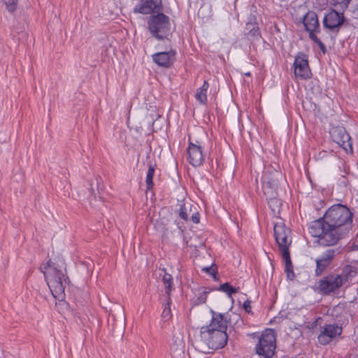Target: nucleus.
<instances>
[{"label": "nucleus", "mask_w": 358, "mask_h": 358, "mask_svg": "<svg viewBox=\"0 0 358 358\" xmlns=\"http://www.w3.org/2000/svg\"><path fill=\"white\" fill-rule=\"evenodd\" d=\"M278 181L275 176H269L265 173L262 176V189L264 194L271 202H277L275 199Z\"/></svg>", "instance_id": "obj_11"}, {"label": "nucleus", "mask_w": 358, "mask_h": 358, "mask_svg": "<svg viewBox=\"0 0 358 358\" xmlns=\"http://www.w3.org/2000/svg\"><path fill=\"white\" fill-rule=\"evenodd\" d=\"M351 0H335L336 4H340L341 8L345 9L348 7Z\"/></svg>", "instance_id": "obj_27"}, {"label": "nucleus", "mask_w": 358, "mask_h": 358, "mask_svg": "<svg viewBox=\"0 0 358 358\" xmlns=\"http://www.w3.org/2000/svg\"><path fill=\"white\" fill-rule=\"evenodd\" d=\"M92 195H94V199H96V195H95V194L94 193V191H93V190L92 191Z\"/></svg>", "instance_id": "obj_30"}, {"label": "nucleus", "mask_w": 358, "mask_h": 358, "mask_svg": "<svg viewBox=\"0 0 358 358\" xmlns=\"http://www.w3.org/2000/svg\"><path fill=\"white\" fill-rule=\"evenodd\" d=\"M161 0H141L134 8V13L149 14L158 8Z\"/></svg>", "instance_id": "obj_18"}, {"label": "nucleus", "mask_w": 358, "mask_h": 358, "mask_svg": "<svg viewBox=\"0 0 358 358\" xmlns=\"http://www.w3.org/2000/svg\"><path fill=\"white\" fill-rule=\"evenodd\" d=\"M289 235L290 230L286 227L283 222H278L274 225L275 238L282 252V258L285 262V271L288 275L289 273L294 274L289 252V246L292 242Z\"/></svg>", "instance_id": "obj_4"}, {"label": "nucleus", "mask_w": 358, "mask_h": 358, "mask_svg": "<svg viewBox=\"0 0 358 358\" xmlns=\"http://www.w3.org/2000/svg\"><path fill=\"white\" fill-rule=\"evenodd\" d=\"M7 9L10 12H13L16 10L17 5V0H3Z\"/></svg>", "instance_id": "obj_25"}, {"label": "nucleus", "mask_w": 358, "mask_h": 358, "mask_svg": "<svg viewBox=\"0 0 358 358\" xmlns=\"http://www.w3.org/2000/svg\"><path fill=\"white\" fill-rule=\"evenodd\" d=\"M357 274L356 268L352 266H346L343 271L342 275L347 278L355 277Z\"/></svg>", "instance_id": "obj_23"}, {"label": "nucleus", "mask_w": 358, "mask_h": 358, "mask_svg": "<svg viewBox=\"0 0 358 358\" xmlns=\"http://www.w3.org/2000/svg\"><path fill=\"white\" fill-rule=\"evenodd\" d=\"M219 289L225 292L229 296H231L233 294L237 292L238 291V289L233 287L228 282L221 285Z\"/></svg>", "instance_id": "obj_24"}, {"label": "nucleus", "mask_w": 358, "mask_h": 358, "mask_svg": "<svg viewBox=\"0 0 358 358\" xmlns=\"http://www.w3.org/2000/svg\"><path fill=\"white\" fill-rule=\"evenodd\" d=\"M171 300L170 296H166L164 310L162 313V317L165 320H169L171 317Z\"/></svg>", "instance_id": "obj_21"}, {"label": "nucleus", "mask_w": 358, "mask_h": 358, "mask_svg": "<svg viewBox=\"0 0 358 358\" xmlns=\"http://www.w3.org/2000/svg\"><path fill=\"white\" fill-rule=\"evenodd\" d=\"M175 52H160L152 55L153 61L160 66L169 67L173 62Z\"/></svg>", "instance_id": "obj_17"}, {"label": "nucleus", "mask_w": 358, "mask_h": 358, "mask_svg": "<svg viewBox=\"0 0 358 358\" xmlns=\"http://www.w3.org/2000/svg\"><path fill=\"white\" fill-rule=\"evenodd\" d=\"M40 269L44 274L53 297L57 301L55 303L57 311L61 314L70 312L69 305L64 300L67 278L64 273L65 270L64 259L58 258L57 262L49 260L45 265L41 266Z\"/></svg>", "instance_id": "obj_3"}, {"label": "nucleus", "mask_w": 358, "mask_h": 358, "mask_svg": "<svg viewBox=\"0 0 358 358\" xmlns=\"http://www.w3.org/2000/svg\"><path fill=\"white\" fill-rule=\"evenodd\" d=\"M303 24L305 29L309 33V38L318 45L323 53H325L327 49L324 44L315 35V33L319 31V22L317 14L313 11L307 12L303 17Z\"/></svg>", "instance_id": "obj_8"}, {"label": "nucleus", "mask_w": 358, "mask_h": 358, "mask_svg": "<svg viewBox=\"0 0 358 358\" xmlns=\"http://www.w3.org/2000/svg\"><path fill=\"white\" fill-rule=\"evenodd\" d=\"M151 35L157 40L168 38L171 34V23L168 16L163 13L151 15L148 20Z\"/></svg>", "instance_id": "obj_5"}, {"label": "nucleus", "mask_w": 358, "mask_h": 358, "mask_svg": "<svg viewBox=\"0 0 358 358\" xmlns=\"http://www.w3.org/2000/svg\"><path fill=\"white\" fill-rule=\"evenodd\" d=\"M245 75L249 76L250 75V73H245Z\"/></svg>", "instance_id": "obj_31"}, {"label": "nucleus", "mask_w": 358, "mask_h": 358, "mask_svg": "<svg viewBox=\"0 0 358 358\" xmlns=\"http://www.w3.org/2000/svg\"><path fill=\"white\" fill-rule=\"evenodd\" d=\"M208 292L207 291H203L200 296L196 299L195 303L196 304H200V303H203L206 302V296H207V294Z\"/></svg>", "instance_id": "obj_26"}, {"label": "nucleus", "mask_w": 358, "mask_h": 358, "mask_svg": "<svg viewBox=\"0 0 358 358\" xmlns=\"http://www.w3.org/2000/svg\"><path fill=\"white\" fill-rule=\"evenodd\" d=\"M352 213L342 204L330 207L322 218L313 221L309 232L318 238V243L324 246L334 245L341 238L343 227L351 223Z\"/></svg>", "instance_id": "obj_1"}, {"label": "nucleus", "mask_w": 358, "mask_h": 358, "mask_svg": "<svg viewBox=\"0 0 358 358\" xmlns=\"http://www.w3.org/2000/svg\"><path fill=\"white\" fill-rule=\"evenodd\" d=\"M346 281L342 275L330 273L318 282V289L322 294L329 295L337 292Z\"/></svg>", "instance_id": "obj_7"}, {"label": "nucleus", "mask_w": 358, "mask_h": 358, "mask_svg": "<svg viewBox=\"0 0 358 358\" xmlns=\"http://www.w3.org/2000/svg\"><path fill=\"white\" fill-rule=\"evenodd\" d=\"M203 270L210 274H213V273L215 272V270L212 267H206L203 268Z\"/></svg>", "instance_id": "obj_29"}, {"label": "nucleus", "mask_w": 358, "mask_h": 358, "mask_svg": "<svg viewBox=\"0 0 358 358\" xmlns=\"http://www.w3.org/2000/svg\"><path fill=\"white\" fill-rule=\"evenodd\" d=\"M155 173V167L152 165H150L147 176H146V186L147 189H151L153 187V176Z\"/></svg>", "instance_id": "obj_22"}, {"label": "nucleus", "mask_w": 358, "mask_h": 358, "mask_svg": "<svg viewBox=\"0 0 358 358\" xmlns=\"http://www.w3.org/2000/svg\"><path fill=\"white\" fill-rule=\"evenodd\" d=\"M345 21L343 13H338L332 9L324 15L323 19L324 27L330 31L338 32L341 27Z\"/></svg>", "instance_id": "obj_10"}, {"label": "nucleus", "mask_w": 358, "mask_h": 358, "mask_svg": "<svg viewBox=\"0 0 358 358\" xmlns=\"http://www.w3.org/2000/svg\"><path fill=\"white\" fill-rule=\"evenodd\" d=\"M336 255L335 249H329L322 253L321 257L315 259V275L320 276L332 263Z\"/></svg>", "instance_id": "obj_13"}, {"label": "nucleus", "mask_w": 358, "mask_h": 358, "mask_svg": "<svg viewBox=\"0 0 358 358\" xmlns=\"http://www.w3.org/2000/svg\"><path fill=\"white\" fill-rule=\"evenodd\" d=\"M330 135L333 141L346 152H348V150L352 151L351 138L343 127L332 128L330 131Z\"/></svg>", "instance_id": "obj_9"}, {"label": "nucleus", "mask_w": 358, "mask_h": 358, "mask_svg": "<svg viewBox=\"0 0 358 358\" xmlns=\"http://www.w3.org/2000/svg\"><path fill=\"white\" fill-rule=\"evenodd\" d=\"M250 301L247 300L243 303V308L247 313L251 312Z\"/></svg>", "instance_id": "obj_28"}, {"label": "nucleus", "mask_w": 358, "mask_h": 358, "mask_svg": "<svg viewBox=\"0 0 358 358\" xmlns=\"http://www.w3.org/2000/svg\"><path fill=\"white\" fill-rule=\"evenodd\" d=\"M294 75L303 79L309 78L311 74L308 59L304 54H299L294 63Z\"/></svg>", "instance_id": "obj_15"}, {"label": "nucleus", "mask_w": 358, "mask_h": 358, "mask_svg": "<svg viewBox=\"0 0 358 358\" xmlns=\"http://www.w3.org/2000/svg\"><path fill=\"white\" fill-rule=\"evenodd\" d=\"M211 313L210 323L201 328L199 336L195 339V348L203 353L222 348L228 340L226 333L227 320L223 314L213 310Z\"/></svg>", "instance_id": "obj_2"}, {"label": "nucleus", "mask_w": 358, "mask_h": 358, "mask_svg": "<svg viewBox=\"0 0 358 358\" xmlns=\"http://www.w3.org/2000/svg\"><path fill=\"white\" fill-rule=\"evenodd\" d=\"M276 348V336L273 329H266L259 338L255 352L260 358H272Z\"/></svg>", "instance_id": "obj_6"}, {"label": "nucleus", "mask_w": 358, "mask_h": 358, "mask_svg": "<svg viewBox=\"0 0 358 358\" xmlns=\"http://www.w3.org/2000/svg\"><path fill=\"white\" fill-rule=\"evenodd\" d=\"M341 333L342 328L338 324H326L322 328L318 336V341L322 345H327Z\"/></svg>", "instance_id": "obj_12"}, {"label": "nucleus", "mask_w": 358, "mask_h": 358, "mask_svg": "<svg viewBox=\"0 0 358 358\" xmlns=\"http://www.w3.org/2000/svg\"><path fill=\"white\" fill-rule=\"evenodd\" d=\"M163 273H160L162 277V281L165 286V294L166 296H170V293L172 289L173 278L171 275L167 273L165 270L162 271Z\"/></svg>", "instance_id": "obj_20"}, {"label": "nucleus", "mask_w": 358, "mask_h": 358, "mask_svg": "<svg viewBox=\"0 0 358 358\" xmlns=\"http://www.w3.org/2000/svg\"><path fill=\"white\" fill-rule=\"evenodd\" d=\"M209 87V84L207 81H204L202 86L197 90L195 94V98L199 103L206 104L207 101V91Z\"/></svg>", "instance_id": "obj_19"}, {"label": "nucleus", "mask_w": 358, "mask_h": 358, "mask_svg": "<svg viewBox=\"0 0 358 358\" xmlns=\"http://www.w3.org/2000/svg\"><path fill=\"white\" fill-rule=\"evenodd\" d=\"M179 216L185 221H187L190 217L191 220L197 224L199 222V213L196 210V207L192 205L190 203H184L180 205L179 209Z\"/></svg>", "instance_id": "obj_16"}, {"label": "nucleus", "mask_w": 358, "mask_h": 358, "mask_svg": "<svg viewBox=\"0 0 358 358\" xmlns=\"http://www.w3.org/2000/svg\"><path fill=\"white\" fill-rule=\"evenodd\" d=\"M187 154L188 162L193 166L196 167L202 164L204 158L202 147L199 141H196V143L189 142Z\"/></svg>", "instance_id": "obj_14"}]
</instances>
